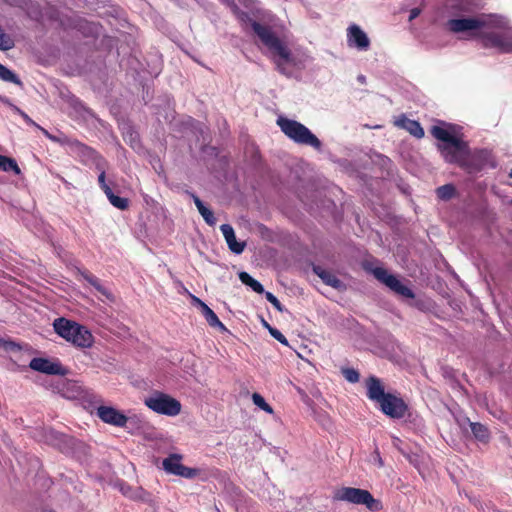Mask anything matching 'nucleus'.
Here are the masks:
<instances>
[{
	"instance_id": "1",
	"label": "nucleus",
	"mask_w": 512,
	"mask_h": 512,
	"mask_svg": "<svg viewBox=\"0 0 512 512\" xmlns=\"http://www.w3.org/2000/svg\"><path fill=\"white\" fill-rule=\"evenodd\" d=\"M469 0H455L447 7L444 29L460 39L478 38L484 48L512 53V26L496 14H476Z\"/></svg>"
},
{
	"instance_id": "2",
	"label": "nucleus",
	"mask_w": 512,
	"mask_h": 512,
	"mask_svg": "<svg viewBox=\"0 0 512 512\" xmlns=\"http://www.w3.org/2000/svg\"><path fill=\"white\" fill-rule=\"evenodd\" d=\"M431 134L437 140V148L444 160L451 164H457L468 173H476L483 168L496 164L492 160L491 152L486 149L470 151L468 143L452 134L447 128L433 126Z\"/></svg>"
},
{
	"instance_id": "3",
	"label": "nucleus",
	"mask_w": 512,
	"mask_h": 512,
	"mask_svg": "<svg viewBox=\"0 0 512 512\" xmlns=\"http://www.w3.org/2000/svg\"><path fill=\"white\" fill-rule=\"evenodd\" d=\"M239 19L246 32L255 34L260 42L267 48L278 70L285 75H290V69H302L305 60L302 56L293 53L286 43L281 40L266 23H260L246 13H241Z\"/></svg>"
},
{
	"instance_id": "4",
	"label": "nucleus",
	"mask_w": 512,
	"mask_h": 512,
	"mask_svg": "<svg viewBox=\"0 0 512 512\" xmlns=\"http://www.w3.org/2000/svg\"><path fill=\"white\" fill-rule=\"evenodd\" d=\"M55 332L66 341L80 348H88L93 344L91 332L83 325L66 318H57L53 322Z\"/></svg>"
},
{
	"instance_id": "5",
	"label": "nucleus",
	"mask_w": 512,
	"mask_h": 512,
	"mask_svg": "<svg viewBox=\"0 0 512 512\" xmlns=\"http://www.w3.org/2000/svg\"><path fill=\"white\" fill-rule=\"evenodd\" d=\"M277 124L282 132L297 144L307 145L320 151L322 148L321 141L302 123L279 117Z\"/></svg>"
},
{
	"instance_id": "6",
	"label": "nucleus",
	"mask_w": 512,
	"mask_h": 512,
	"mask_svg": "<svg viewBox=\"0 0 512 512\" xmlns=\"http://www.w3.org/2000/svg\"><path fill=\"white\" fill-rule=\"evenodd\" d=\"M333 500L355 505H365L372 512L380 511L383 508L381 501L375 499L368 490L354 487L336 489L333 493Z\"/></svg>"
},
{
	"instance_id": "7",
	"label": "nucleus",
	"mask_w": 512,
	"mask_h": 512,
	"mask_svg": "<svg viewBox=\"0 0 512 512\" xmlns=\"http://www.w3.org/2000/svg\"><path fill=\"white\" fill-rule=\"evenodd\" d=\"M144 404L153 412L169 417L177 416L181 412L182 405L169 394L154 391L144 399Z\"/></svg>"
},
{
	"instance_id": "8",
	"label": "nucleus",
	"mask_w": 512,
	"mask_h": 512,
	"mask_svg": "<svg viewBox=\"0 0 512 512\" xmlns=\"http://www.w3.org/2000/svg\"><path fill=\"white\" fill-rule=\"evenodd\" d=\"M367 271L373 274V276L391 291L402 298L414 299L415 294L411 288L400 281L395 275L390 274L385 268L382 267H365Z\"/></svg>"
},
{
	"instance_id": "9",
	"label": "nucleus",
	"mask_w": 512,
	"mask_h": 512,
	"mask_svg": "<svg viewBox=\"0 0 512 512\" xmlns=\"http://www.w3.org/2000/svg\"><path fill=\"white\" fill-rule=\"evenodd\" d=\"M378 405L385 415L394 419L403 418L408 409L402 398L391 393H388Z\"/></svg>"
},
{
	"instance_id": "10",
	"label": "nucleus",
	"mask_w": 512,
	"mask_h": 512,
	"mask_svg": "<svg viewBox=\"0 0 512 512\" xmlns=\"http://www.w3.org/2000/svg\"><path fill=\"white\" fill-rule=\"evenodd\" d=\"M73 152L84 165L94 167L95 169L103 168V162L106 161L94 149L78 141L73 143Z\"/></svg>"
},
{
	"instance_id": "11",
	"label": "nucleus",
	"mask_w": 512,
	"mask_h": 512,
	"mask_svg": "<svg viewBox=\"0 0 512 512\" xmlns=\"http://www.w3.org/2000/svg\"><path fill=\"white\" fill-rule=\"evenodd\" d=\"M182 457L178 454H171L162 462L163 469L173 475L181 476L187 479L194 478L197 470L184 466L181 463Z\"/></svg>"
},
{
	"instance_id": "12",
	"label": "nucleus",
	"mask_w": 512,
	"mask_h": 512,
	"mask_svg": "<svg viewBox=\"0 0 512 512\" xmlns=\"http://www.w3.org/2000/svg\"><path fill=\"white\" fill-rule=\"evenodd\" d=\"M32 370L45 373L48 375H64L65 369L59 362L51 361L46 358L35 357L29 362Z\"/></svg>"
},
{
	"instance_id": "13",
	"label": "nucleus",
	"mask_w": 512,
	"mask_h": 512,
	"mask_svg": "<svg viewBox=\"0 0 512 512\" xmlns=\"http://www.w3.org/2000/svg\"><path fill=\"white\" fill-rule=\"evenodd\" d=\"M347 43L349 47L359 51H367L370 47V40L367 34L358 26L351 25L347 30Z\"/></svg>"
},
{
	"instance_id": "14",
	"label": "nucleus",
	"mask_w": 512,
	"mask_h": 512,
	"mask_svg": "<svg viewBox=\"0 0 512 512\" xmlns=\"http://www.w3.org/2000/svg\"><path fill=\"white\" fill-rule=\"evenodd\" d=\"M97 416L105 423L124 427L128 418L113 407L100 406L97 409Z\"/></svg>"
},
{
	"instance_id": "15",
	"label": "nucleus",
	"mask_w": 512,
	"mask_h": 512,
	"mask_svg": "<svg viewBox=\"0 0 512 512\" xmlns=\"http://www.w3.org/2000/svg\"><path fill=\"white\" fill-rule=\"evenodd\" d=\"M367 397L379 404L382 399L388 394L385 393L384 386L381 380L375 376H370L366 381Z\"/></svg>"
},
{
	"instance_id": "16",
	"label": "nucleus",
	"mask_w": 512,
	"mask_h": 512,
	"mask_svg": "<svg viewBox=\"0 0 512 512\" xmlns=\"http://www.w3.org/2000/svg\"><path fill=\"white\" fill-rule=\"evenodd\" d=\"M220 230L225 238L229 249L235 254H241L246 246L245 242H238L236 240L234 229L229 224H222Z\"/></svg>"
},
{
	"instance_id": "17",
	"label": "nucleus",
	"mask_w": 512,
	"mask_h": 512,
	"mask_svg": "<svg viewBox=\"0 0 512 512\" xmlns=\"http://www.w3.org/2000/svg\"><path fill=\"white\" fill-rule=\"evenodd\" d=\"M313 272L328 286L335 289H342L344 287L343 282L332 272L325 268L314 265Z\"/></svg>"
},
{
	"instance_id": "18",
	"label": "nucleus",
	"mask_w": 512,
	"mask_h": 512,
	"mask_svg": "<svg viewBox=\"0 0 512 512\" xmlns=\"http://www.w3.org/2000/svg\"><path fill=\"white\" fill-rule=\"evenodd\" d=\"M193 300L200 306L205 320L211 327L219 328L221 331L226 330V327L224 326V324L219 320L217 315L214 313V311L208 305H206L203 301H201L197 297H193Z\"/></svg>"
},
{
	"instance_id": "19",
	"label": "nucleus",
	"mask_w": 512,
	"mask_h": 512,
	"mask_svg": "<svg viewBox=\"0 0 512 512\" xmlns=\"http://www.w3.org/2000/svg\"><path fill=\"white\" fill-rule=\"evenodd\" d=\"M397 125L405 130H407L414 137L421 139L424 136V130L421 127L420 123L403 117L397 121Z\"/></svg>"
},
{
	"instance_id": "20",
	"label": "nucleus",
	"mask_w": 512,
	"mask_h": 512,
	"mask_svg": "<svg viewBox=\"0 0 512 512\" xmlns=\"http://www.w3.org/2000/svg\"><path fill=\"white\" fill-rule=\"evenodd\" d=\"M192 198L195 206L197 207L199 213L201 214L205 222L210 226L215 225L216 219L214 217L213 212L208 207L205 206V204L201 201V199L198 196L192 195Z\"/></svg>"
},
{
	"instance_id": "21",
	"label": "nucleus",
	"mask_w": 512,
	"mask_h": 512,
	"mask_svg": "<svg viewBox=\"0 0 512 512\" xmlns=\"http://www.w3.org/2000/svg\"><path fill=\"white\" fill-rule=\"evenodd\" d=\"M0 349L10 354L11 359L22 354V347L19 343L10 339L0 338Z\"/></svg>"
},
{
	"instance_id": "22",
	"label": "nucleus",
	"mask_w": 512,
	"mask_h": 512,
	"mask_svg": "<svg viewBox=\"0 0 512 512\" xmlns=\"http://www.w3.org/2000/svg\"><path fill=\"white\" fill-rule=\"evenodd\" d=\"M120 491L122 494L128 498L134 500H145L147 493L140 487L132 488L131 486L120 483Z\"/></svg>"
},
{
	"instance_id": "23",
	"label": "nucleus",
	"mask_w": 512,
	"mask_h": 512,
	"mask_svg": "<svg viewBox=\"0 0 512 512\" xmlns=\"http://www.w3.org/2000/svg\"><path fill=\"white\" fill-rule=\"evenodd\" d=\"M239 279L243 284L249 286L256 293L262 294L265 292L262 284L250 276L247 272H240Z\"/></svg>"
},
{
	"instance_id": "24",
	"label": "nucleus",
	"mask_w": 512,
	"mask_h": 512,
	"mask_svg": "<svg viewBox=\"0 0 512 512\" xmlns=\"http://www.w3.org/2000/svg\"><path fill=\"white\" fill-rule=\"evenodd\" d=\"M470 427H471V431H472L474 437L477 440H479L481 442L488 441V439H489V432H488V429H487L486 426H484L481 423L471 422L470 423Z\"/></svg>"
},
{
	"instance_id": "25",
	"label": "nucleus",
	"mask_w": 512,
	"mask_h": 512,
	"mask_svg": "<svg viewBox=\"0 0 512 512\" xmlns=\"http://www.w3.org/2000/svg\"><path fill=\"white\" fill-rule=\"evenodd\" d=\"M0 170L4 172L13 171L16 175L21 173L17 162L12 158L3 155H0Z\"/></svg>"
},
{
	"instance_id": "26",
	"label": "nucleus",
	"mask_w": 512,
	"mask_h": 512,
	"mask_svg": "<svg viewBox=\"0 0 512 512\" xmlns=\"http://www.w3.org/2000/svg\"><path fill=\"white\" fill-rule=\"evenodd\" d=\"M106 197L108 198L109 202L116 208L120 210H125L129 206V201L127 198H123L120 196H117L113 193L112 189L109 191L106 190L105 193Z\"/></svg>"
},
{
	"instance_id": "27",
	"label": "nucleus",
	"mask_w": 512,
	"mask_h": 512,
	"mask_svg": "<svg viewBox=\"0 0 512 512\" xmlns=\"http://www.w3.org/2000/svg\"><path fill=\"white\" fill-rule=\"evenodd\" d=\"M0 79L5 82H11L18 86H22L20 78L10 69L0 64Z\"/></svg>"
},
{
	"instance_id": "28",
	"label": "nucleus",
	"mask_w": 512,
	"mask_h": 512,
	"mask_svg": "<svg viewBox=\"0 0 512 512\" xmlns=\"http://www.w3.org/2000/svg\"><path fill=\"white\" fill-rule=\"evenodd\" d=\"M455 192H456L455 187L452 184H446V185L440 186L436 190V194H437L438 198L441 200L451 199L454 196Z\"/></svg>"
},
{
	"instance_id": "29",
	"label": "nucleus",
	"mask_w": 512,
	"mask_h": 512,
	"mask_svg": "<svg viewBox=\"0 0 512 512\" xmlns=\"http://www.w3.org/2000/svg\"><path fill=\"white\" fill-rule=\"evenodd\" d=\"M252 401L261 410L273 414V408L265 401V399L259 393L252 394Z\"/></svg>"
},
{
	"instance_id": "30",
	"label": "nucleus",
	"mask_w": 512,
	"mask_h": 512,
	"mask_svg": "<svg viewBox=\"0 0 512 512\" xmlns=\"http://www.w3.org/2000/svg\"><path fill=\"white\" fill-rule=\"evenodd\" d=\"M14 47L13 39L0 28V50L7 51Z\"/></svg>"
},
{
	"instance_id": "31",
	"label": "nucleus",
	"mask_w": 512,
	"mask_h": 512,
	"mask_svg": "<svg viewBox=\"0 0 512 512\" xmlns=\"http://www.w3.org/2000/svg\"><path fill=\"white\" fill-rule=\"evenodd\" d=\"M106 166L107 162L105 161L103 162V168L97 169L100 172L98 176V183L104 193H106V190L109 191L111 189L110 186L106 183Z\"/></svg>"
},
{
	"instance_id": "32",
	"label": "nucleus",
	"mask_w": 512,
	"mask_h": 512,
	"mask_svg": "<svg viewBox=\"0 0 512 512\" xmlns=\"http://www.w3.org/2000/svg\"><path fill=\"white\" fill-rule=\"evenodd\" d=\"M342 374L344 378L350 383H356L359 381L360 374L353 368L343 369Z\"/></svg>"
},
{
	"instance_id": "33",
	"label": "nucleus",
	"mask_w": 512,
	"mask_h": 512,
	"mask_svg": "<svg viewBox=\"0 0 512 512\" xmlns=\"http://www.w3.org/2000/svg\"><path fill=\"white\" fill-rule=\"evenodd\" d=\"M81 276L84 278L85 281H87V283H89L95 289L102 285L101 280L88 271H82Z\"/></svg>"
},
{
	"instance_id": "34",
	"label": "nucleus",
	"mask_w": 512,
	"mask_h": 512,
	"mask_svg": "<svg viewBox=\"0 0 512 512\" xmlns=\"http://www.w3.org/2000/svg\"><path fill=\"white\" fill-rule=\"evenodd\" d=\"M81 276L84 278L85 281H87V283H89L95 289L102 285L101 280L88 271H82Z\"/></svg>"
},
{
	"instance_id": "35",
	"label": "nucleus",
	"mask_w": 512,
	"mask_h": 512,
	"mask_svg": "<svg viewBox=\"0 0 512 512\" xmlns=\"http://www.w3.org/2000/svg\"><path fill=\"white\" fill-rule=\"evenodd\" d=\"M81 276L84 278L85 281H87V283H89L95 289L102 285L101 280L88 271H82Z\"/></svg>"
},
{
	"instance_id": "36",
	"label": "nucleus",
	"mask_w": 512,
	"mask_h": 512,
	"mask_svg": "<svg viewBox=\"0 0 512 512\" xmlns=\"http://www.w3.org/2000/svg\"><path fill=\"white\" fill-rule=\"evenodd\" d=\"M270 335L284 345H288L286 337L276 328L267 325Z\"/></svg>"
},
{
	"instance_id": "37",
	"label": "nucleus",
	"mask_w": 512,
	"mask_h": 512,
	"mask_svg": "<svg viewBox=\"0 0 512 512\" xmlns=\"http://www.w3.org/2000/svg\"><path fill=\"white\" fill-rule=\"evenodd\" d=\"M265 293V298L267 299L268 302H270L278 311L282 312L283 311V306L282 304L280 303V301L277 299V297L271 293V292H264Z\"/></svg>"
},
{
	"instance_id": "38",
	"label": "nucleus",
	"mask_w": 512,
	"mask_h": 512,
	"mask_svg": "<svg viewBox=\"0 0 512 512\" xmlns=\"http://www.w3.org/2000/svg\"><path fill=\"white\" fill-rule=\"evenodd\" d=\"M107 301L109 302H114L115 301V297L113 295V293L111 292V290L106 287L105 285H101L99 286L97 289H96Z\"/></svg>"
},
{
	"instance_id": "39",
	"label": "nucleus",
	"mask_w": 512,
	"mask_h": 512,
	"mask_svg": "<svg viewBox=\"0 0 512 512\" xmlns=\"http://www.w3.org/2000/svg\"><path fill=\"white\" fill-rule=\"evenodd\" d=\"M10 106H11L12 110L15 113L19 114L28 125L37 126V124L20 108H18L15 105H12V104H10Z\"/></svg>"
},
{
	"instance_id": "40",
	"label": "nucleus",
	"mask_w": 512,
	"mask_h": 512,
	"mask_svg": "<svg viewBox=\"0 0 512 512\" xmlns=\"http://www.w3.org/2000/svg\"><path fill=\"white\" fill-rule=\"evenodd\" d=\"M421 13V9L420 8H413L410 10V14H409V21H412L414 20L415 18H417Z\"/></svg>"
},
{
	"instance_id": "41",
	"label": "nucleus",
	"mask_w": 512,
	"mask_h": 512,
	"mask_svg": "<svg viewBox=\"0 0 512 512\" xmlns=\"http://www.w3.org/2000/svg\"><path fill=\"white\" fill-rule=\"evenodd\" d=\"M56 176L63 182V184L66 186V188L70 189L72 187V184L70 182H68L65 178H63L62 176H60L58 174Z\"/></svg>"
},
{
	"instance_id": "42",
	"label": "nucleus",
	"mask_w": 512,
	"mask_h": 512,
	"mask_svg": "<svg viewBox=\"0 0 512 512\" xmlns=\"http://www.w3.org/2000/svg\"><path fill=\"white\" fill-rule=\"evenodd\" d=\"M414 305H415L417 308H419V309H421V308H422V303H421V301H420V300L415 301Z\"/></svg>"
},
{
	"instance_id": "43",
	"label": "nucleus",
	"mask_w": 512,
	"mask_h": 512,
	"mask_svg": "<svg viewBox=\"0 0 512 512\" xmlns=\"http://www.w3.org/2000/svg\"><path fill=\"white\" fill-rule=\"evenodd\" d=\"M358 81L361 82V83H364L365 82V76H363V75L358 76Z\"/></svg>"
},
{
	"instance_id": "44",
	"label": "nucleus",
	"mask_w": 512,
	"mask_h": 512,
	"mask_svg": "<svg viewBox=\"0 0 512 512\" xmlns=\"http://www.w3.org/2000/svg\"><path fill=\"white\" fill-rule=\"evenodd\" d=\"M377 462H379L380 465L383 464L381 458L377 459Z\"/></svg>"
},
{
	"instance_id": "45",
	"label": "nucleus",
	"mask_w": 512,
	"mask_h": 512,
	"mask_svg": "<svg viewBox=\"0 0 512 512\" xmlns=\"http://www.w3.org/2000/svg\"><path fill=\"white\" fill-rule=\"evenodd\" d=\"M377 462H379L380 465L383 464L381 458L377 459Z\"/></svg>"
},
{
	"instance_id": "46",
	"label": "nucleus",
	"mask_w": 512,
	"mask_h": 512,
	"mask_svg": "<svg viewBox=\"0 0 512 512\" xmlns=\"http://www.w3.org/2000/svg\"><path fill=\"white\" fill-rule=\"evenodd\" d=\"M267 325H269L266 321H264V326L267 328Z\"/></svg>"
},
{
	"instance_id": "47",
	"label": "nucleus",
	"mask_w": 512,
	"mask_h": 512,
	"mask_svg": "<svg viewBox=\"0 0 512 512\" xmlns=\"http://www.w3.org/2000/svg\"><path fill=\"white\" fill-rule=\"evenodd\" d=\"M509 176L512 178V171L509 173Z\"/></svg>"
}]
</instances>
